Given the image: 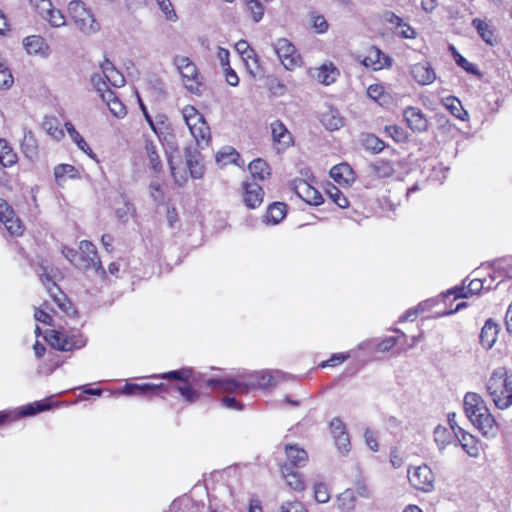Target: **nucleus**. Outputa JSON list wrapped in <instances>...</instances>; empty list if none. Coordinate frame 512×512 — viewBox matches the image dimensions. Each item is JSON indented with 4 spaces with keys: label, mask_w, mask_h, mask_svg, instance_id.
Here are the masks:
<instances>
[{
    "label": "nucleus",
    "mask_w": 512,
    "mask_h": 512,
    "mask_svg": "<svg viewBox=\"0 0 512 512\" xmlns=\"http://www.w3.org/2000/svg\"><path fill=\"white\" fill-rule=\"evenodd\" d=\"M486 390L497 409L506 410L512 406V374L505 368H497L491 373Z\"/></svg>",
    "instance_id": "3"
},
{
    "label": "nucleus",
    "mask_w": 512,
    "mask_h": 512,
    "mask_svg": "<svg viewBox=\"0 0 512 512\" xmlns=\"http://www.w3.org/2000/svg\"><path fill=\"white\" fill-rule=\"evenodd\" d=\"M334 441H335V445H336L338 451L341 454L345 455V454H347L349 452V450H350V438H349L348 434L340 435Z\"/></svg>",
    "instance_id": "64"
},
{
    "label": "nucleus",
    "mask_w": 512,
    "mask_h": 512,
    "mask_svg": "<svg viewBox=\"0 0 512 512\" xmlns=\"http://www.w3.org/2000/svg\"><path fill=\"white\" fill-rule=\"evenodd\" d=\"M14 83L10 69L6 66L0 69V88L9 89Z\"/></svg>",
    "instance_id": "55"
},
{
    "label": "nucleus",
    "mask_w": 512,
    "mask_h": 512,
    "mask_svg": "<svg viewBox=\"0 0 512 512\" xmlns=\"http://www.w3.org/2000/svg\"><path fill=\"white\" fill-rule=\"evenodd\" d=\"M162 384H135V383H127L123 389L122 393L125 395H140L144 397H149L158 393L160 389H163Z\"/></svg>",
    "instance_id": "26"
},
{
    "label": "nucleus",
    "mask_w": 512,
    "mask_h": 512,
    "mask_svg": "<svg viewBox=\"0 0 512 512\" xmlns=\"http://www.w3.org/2000/svg\"><path fill=\"white\" fill-rule=\"evenodd\" d=\"M313 77L323 85H330L334 83L339 76V71L332 64H323L314 70Z\"/></svg>",
    "instance_id": "28"
},
{
    "label": "nucleus",
    "mask_w": 512,
    "mask_h": 512,
    "mask_svg": "<svg viewBox=\"0 0 512 512\" xmlns=\"http://www.w3.org/2000/svg\"><path fill=\"white\" fill-rule=\"evenodd\" d=\"M331 433L332 436L335 439L338 438L340 435L348 434L345 430L344 423L339 418H334L330 423Z\"/></svg>",
    "instance_id": "62"
},
{
    "label": "nucleus",
    "mask_w": 512,
    "mask_h": 512,
    "mask_svg": "<svg viewBox=\"0 0 512 512\" xmlns=\"http://www.w3.org/2000/svg\"><path fill=\"white\" fill-rule=\"evenodd\" d=\"M281 475L287 487L295 492H303L306 484L301 473L294 471L287 465L281 466Z\"/></svg>",
    "instance_id": "23"
},
{
    "label": "nucleus",
    "mask_w": 512,
    "mask_h": 512,
    "mask_svg": "<svg viewBox=\"0 0 512 512\" xmlns=\"http://www.w3.org/2000/svg\"><path fill=\"white\" fill-rule=\"evenodd\" d=\"M193 371L189 368H183L180 370L170 371L167 373L153 375V378H161V379H173L187 382L192 377Z\"/></svg>",
    "instance_id": "43"
},
{
    "label": "nucleus",
    "mask_w": 512,
    "mask_h": 512,
    "mask_svg": "<svg viewBox=\"0 0 512 512\" xmlns=\"http://www.w3.org/2000/svg\"><path fill=\"white\" fill-rule=\"evenodd\" d=\"M404 118L408 126L414 132H424L428 128V121L422 111L415 107H407L404 110Z\"/></svg>",
    "instance_id": "19"
},
{
    "label": "nucleus",
    "mask_w": 512,
    "mask_h": 512,
    "mask_svg": "<svg viewBox=\"0 0 512 512\" xmlns=\"http://www.w3.org/2000/svg\"><path fill=\"white\" fill-rule=\"evenodd\" d=\"M365 144L367 149H371L376 153L381 152L385 147L384 142L374 135H368Z\"/></svg>",
    "instance_id": "59"
},
{
    "label": "nucleus",
    "mask_w": 512,
    "mask_h": 512,
    "mask_svg": "<svg viewBox=\"0 0 512 512\" xmlns=\"http://www.w3.org/2000/svg\"><path fill=\"white\" fill-rule=\"evenodd\" d=\"M17 162V154L13 151L8 141L0 138V163L4 167H11Z\"/></svg>",
    "instance_id": "37"
},
{
    "label": "nucleus",
    "mask_w": 512,
    "mask_h": 512,
    "mask_svg": "<svg viewBox=\"0 0 512 512\" xmlns=\"http://www.w3.org/2000/svg\"><path fill=\"white\" fill-rule=\"evenodd\" d=\"M24 47L27 53L31 55H39L47 57L49 55V46L42 38L38 35H31L24 39Z\"/></svg>",
    "instance_id": "27"
},
{
    "label": "nucleus",
    "mask_w": 512,
    "mask_h": 512,
    "mask_svg": "<svg viewBox=\"0 0 512 512\" xmlns=\"http://www.w3.org/2000/svg\"><path fill=\"white\" fill-rule=\"evenodd\" d=\"M54 176L58 183L60 181L65 180L66 177L76 178L77 170L74 166L69 164H59L54 168Z\"/></svg>",
    "instance_id": "45"
},
{
    "label": "nucleus",
    "mask_w": 512,
    "mask_h": 512,
    "mask_svg": "<svg viewBox=\"0 0 512 512\" xmlns=\"http://www.w3.org/2000/svg\"><path fill=\"white\" fill-rule=\"evenodd\" d=\"M178 391L188 403H194L199 398V393L190 386H179Z\"/></svg>",
    "instance_id": "58"
},
{
    "label": "nucleus",
    "mask_w": 512,
    "mask_h": 512,
    "mask_svg": "<svg viewBox=\"0 0 512 512\" xmlns=\"http://www.w3.org/2000/svg\"><path fill=\"white\" fill-rule=\"evenodd\" d=\"M460 437L458 436V441L462 447V449L471 457H478L480 455V449L478 446V442L476 438L465 431L460 432Z\"/></svg>",
    "instance_id": "32"
},
{
    "label": "nucleus",
    "mask_w": 512,
    "mask_h": 512,
    "mask_svg": "<svg viewBox=\"0 0 512 512\" xmlns=\"http://www.w3.org/2000/svg\"><path fill=\"white\" fill-rule=\"evenodd\" d=\"M50 409V404L45 402H34L27 404L19 409H15L16 411V420L20 417L33 416L37 413L46 411Z\"/></svg>",
    "instance_id": "38"
},
{
    "label": "nucleus",
    "mask_w": 512,
    "mask_h": 512,
    "mask_svg": "<svg viewBox=\"0 0 512 512\" xmlns=\"http://www.w3.org/2000/svg\"><path fill=\"white\" fill-rule=\"evenodd\" d=\"M463 408L465 415L471 421L481 412L489 409L481 395L475 392H467L463 399Z\"/></svg>",
    "instance_id": "17"
},
{
    "label": "nucleus",
    "mask_w": 512,
    "mask_h": 512,
    "mask_svg": "<svg viewBox=\"0 0 512 512\" xmlns=\"http://www.w3.org/2000/svg\"><path fill=\"white\" fill-rule=\"evenodd\" d=\"M331 178L342 186H350L354 180V172L347 163H341L330 169Z\"/></svg>",
    "instance_id": "24"
},
{
    "label": "nucleus",
    "mask_w": 512,
    "mask_h": 512,
    "mask_svg": "<svg viewBox=\"0 0 512 512\" xmlns=\"http://www.w3.org/2000/svg\"><path fill=\"white\" fill-rule=\"evenodd\" d=\"M356 497L352 490L346 489L336 500L337 507L341 512H351L355 507Z\"/></svg>",
    "instance_id": "40"
},
{
    "label": "nucleus",
    "mask_w": 512,
    "mask_h": 512,
    "mask_svg": "<svg viewBox=\"0 0 512 512\" xmlns=\"http://www.w3.org/2000/svg\"><path fill=\"white\" fill-rule=\"evenodd\" d=\"M397 163L391 160L378 159L372 162L368 167L369 176L372 178L371 183L366 187H374L372 183L374 179L390 178L396 172Z\"/></svg>",
    "instance_id": "16"
},
{
    "label": "nucleus",
    "mask_w": 512,
    "mask_h": 512,
    "mask_svg": "<svg viewBox=\"0 0 512 512\" xmlns=\"http://www.w3.org/2000/svg\"><path fill=\"white\" fill-rule=\"evenodd\" d=\"M410 73L413 79L420 85H429L436 79V73L427 61H422L411 66Z\"/></svg>",
    "instance_id": "18"
},
{
    "label": "nucleus",
    "mask_w": 512,
    "mask_h": 512,
    "mask_svg": "<svg viewBox=\"0 0 512 512\" xmlns=\"http://www.w3.org/2000/svg\"><path fill=\"white\" fill-rule=\"evenodd\" d=\"M156 2L167 20L172 22H175L177 20V14L173 9L170 0H156Z\"/></svg>",
    "instance_id": "50"
},
{
    "label": "nucleus",
    "mask_w": 512,
    "mask_h": 512,
    "mask_svg": "<svg viewBox=\"0 0 512 512\" xmlns=\"http://www.w3.org/2000/svg\"><path fill=\"white\" fill-rule=\"evenodd\" d=\"M132 213L133 208L129 203H123L121 207L116 209V216L122 223L127 222L130 216H132Z\"/></svg>",
    "instance_id": "60"
},
{
    "label": "nucleus",
    "mask_w": 512,
    "mask_h": 512,
    "mask_svg": "<svg viewBox=\"0 0 512 512\" xmlns=\"http://www.w3.org/2000/svg\"><path fill=\"white\" fill-rule=\"evenodd\" d=\"M322 123L330 131L338 130L343 126V119L335 110H329L322 115Z\"/></svg>",
    "instance_id": "41"
},
{
    "label": "nucleus",
    "mask_w": 512,
    "mask_h": 512,
    "mask_svg": "<svg viewBox=\"0 0 512 512\" xmlns=\"http://www.w3.org/2000/svg\"><path fill=\"white\" fill-rule=\"evenodd\" d=\"M359 60L366 68L374 71L391 66V58L374 46L369 47L365 55L359 56Z\"/></svg>",
    "instance_id": "12"
},
{
    "label": "nucleus",
    "mask_w": 512,
    "mask_h": 512,
    "mask_svg": "<svg viewBox=\"0 0 512 512\" xmlns=\"http://www.w3.org/2000/svg\"><path fill=\"white\" fill-rule=\"evenodd\" d=\"M0 221L11 235L18 236L22 234L23 227L21 221L15 216L12 207L2 198H0Z\"/></svg>",
    "instance_id": "13"
},
{
    "label": "nucleus",
    "mask_w": 512,
    "mask_h": 512,
    "mask_svg": "<svg viewBox=\"0 0 512 512\" xmlns=\"http://www.w3.org/2000/svg\"><path fill=\"white\" fill-rule=\"evenodd\" d=\"M314 497L318 503H327L330 500V492L324 483L314 485Z\"/></svg>",
    "instance_id": "49"
},
{
    "label": "nucleus",
    "mask_w": 512,
    "mask_h": 512,
    "mask_svg": "<svg viewBox=\"0 0 512 512\" xmlns=\"http://www.w3.org/2000/svg\"><path fill=\"white\" fill-rule=\"evenodd\" d=\"M329 198L340 208H347L349 206L348 199L344 196V194L334 185H331L326 190Z\"/></svg>",
    "instance_id": "46"
},
{
    "label": "nucleus",
    "mask_w": 512,
    "mask_h": 512,
    "mask_svg": "<svg viewBox=\"0 0 512 512\" xmlns=\"http://www.w3.org/2000/svg\"><path fill=\"white\" fill-rule=\"evenodd\" d=\"M434 442L439 451H443L458 437L457 431H453L444 425H437L433 431Z\"/></svg>",
    "instance_id": "25"
},
{
    "label": "nucleus",
    "mask_w": 512,
    "mask_h": 512,
    "mask_svg": "<svg viewBox=\"0 0 512 512\" xmlns=\"http://www.w3.org/2000/svg\"><path fill=\"white\" fill-rule=\"evenodd\" d=\"M498 335V326L492 320H487L480 333V343L485 349L495 344Z\"/></svg>",
    "instance_id": "31"
},
{
    "label": "nucleus",
    "mask_w": 512,
    "mask_h": 512,
    "mask_svg": "<svg viewBox=\"0 0 512 512\" xmlns=\"http://www.w3.org/2000/svg\"><path fill=\"white\" fill-rule=\"evenodd\" d=\"M187 167L189 168L191 177L199 179L203 175V167L197 159L192 156L187 158Z\"/></svg>",
    "instance_id": "53"
},
{
    "label": "nucleus",
    "mask_w": 512,
    "mask_h": 512,
    "mask_svg": "<svg viewBox=\"0 0 512 512\" xmlns=\"http://www.w3.org/2000/svg\"><path fill=\"white\" fill-rule=\"evenodd\" d=\"M145 150L150 167L154 170L155 173L161 172L162 164L156 146L152 142H146Z\"/></svg>",
    "instance_id": "42"
},
{
    "label": "nucleus",
    "mask_w": 512,
    "mask_h": 512,
    "mask_svg": "<svg viewBox=\"0 0 512 512\" xmlns=\"http://www.w3.org/2000/svg\"><path fill=\"white\" fill-rule=\"evenodd\" d=\"M349 358V354H345V353H336V354H333L331 356L330 359L322 362L321 364V367L322 368H325V367H334L338 364H341L343 363L345 360H347Z\"/></svg>",
    "instance_id": "63"
},
{
    "label": "nucleus",
    "mask_w": 512,
    "mask_h": 512,
    "mask_svg": "<svg viewBox=\"0 0 512 512\" xmlns=\"http://www.w3.org/2000/svg\"><path fill=\"white\" fill-rule=\"evenodd\" d=\"M248 169L252 177L258 180H265L271 174V169L268 163L261 158L251 161L248 165Z\"/></svg>",
    "instance_id": "33"
},
{
    "label": "nucleus",
    "mask_w": 512,
    "mask_h": 512,
    "mask_svg": "<svg viewBox=\"0 0 512 512\" xmlns=\"http://www.w3.org/2000/svg\"><path fill=\"white\" fill-rule=\"evenodd\" d=\"M472 25L484 42H486L490 46H494L495 44H497L495 31L490 24L486 23L485 21L479 18H474L472 20Z\"/></svg>",
    "instance_id": "30"
},
{
    "label": "nucleus",
    "mask_w": 512,
    "mask_h": 512,
    "mask_svg": "<svg viewBox=\"0 0 512 512\" xmlns=\"http://www.w3.org/2000/svg\"><path fill=\"white\" fill-rule=\"evenodd\" d=\"M432 303L433 302L431 300H428L418 304V306L415 308L407 310L405 314L400 317V321H414L419 315V313L425 311L428 307L432 305Z\"/></svg>",
    "instance_id": "47"
},
{
    "label": "nucleus",
    "mask_w": 512,
    "mask_h": 512,
    "mask_svg": "<svg viewBox=\"0 0 512 512\" xmlns=\"http://www.w3.org/2000/svg\"><path fill=\"white\" fill-rule=\"evenodd\" d=\"M235 48H236L237 52L239 54H241V56L243 57L249 73L253 77H256V72L250 67V64H249V61H253L254 64L257 66V57H256L254 50L244 40L238 41L235 45Z\"/></svg>",
    "instance_id": "34"
},
{
    "label": "nucleus",
    "mask_w": 512,
    "mask_h": 512,
    "mask_svg": "<svg viewBox=\"0 0 512 512\" xmlns=\"http://www.w3.org/2000/svg\"><path fill=\"white\" fill-rule=\"evenodd\" d=\"M182 117L197 145L201 148L208 146L211 134L204 116L194 106L186 105Z\"/></svg>",
    "instance_id": "4"
},
{
    "label": "nucleus",
    "mask_w": 512,
    "mask_h": 512,
    "mask_svg": "<svg viewBox=\"0 0 512 512\" xmlns=\"http://www.w3.org/2000/svg\"><path fill=\"white\" fill-rule=\"evenodd\" d=\"M29 4L52 27L59 28L66 24L65 16L54 8L51 0H29Z\"/></svg>",
    "instance_id": "11"
},
{
    "label": "nucleus",
    "mask_w": 512,
    "mask_h": 512,
    "mask_svg": "<svg viewBox=\"0 0 512 512\" xmlns=\"http://www.w3.org/2000/svg\"><path fill=\"white\" fill-rule=\"evenodd\" d=\"M385 89L381 84H372L367 88V95L374 101L381 102Z\"/></svg>",
    "instance_id": "56"
},
{
    "label": "nucleus",
    "mask_w": 512,
    "mask_h": 512,
    "mask_svg": "<svg viewBox=\"0 0 512 512\" xmlns=\"http://www.w3.org/2000/svg\"><path fill=\"white\" fill-rule=\"evenodd\" d=\"M47 304H44L43 307L35 309L34 317L36 321L42 322L47 325L52 324V316L48 312Z\"/></svg>",
    "instance_id": "57"
},
{
    "label": "nucleus",
    "mask_w": 512,
    "mask_h": 512,
    "mask_svg": "<svg viewBox=\"0 0 512 512\" xmlns=\"http://www.w3.org/2000/svg\"><path fill=\"white\" fill-rule=\"evenodd\" d=\"M45 339L51 347L60 351L68 352L86 345V338L78 332L68 334L65 331L50 330L47 332Z\"/></svg>",
    "instance_id": "8"
},
{
    "label": "nucleus",
    "mask_w": 512,
    "mask_h": 512,
    "mask_svg": "<svg viewBox=\"0 0 512 512\" xmlns=\"http://www.w3.org/2000/svg\"><path fill=\"white\" fill-rule=\"evenodd\" d=\"M470 422L488 439L495 438L498 434L497 422L489 409L486 410V413L481 412Z\"/></svg>",
    "instance_id": "15"
},
{
    "label": "nucleus",
    "mask_w": 512,
    "mask_h": 512,
    "mask_svg": "<svg viewBox=\"0 0 512 512\" xmlns=\"http://www.w3.org/2000/svg\"><path fill=\"white\" fill-rule=\"evenodd\" d=\"M396 34L405 39H415L417 36L415 29L406 22L396 29Z\"/></svg>",
    "instance_id": "61"
},
{
    "label": "nucleus",
    "mask_w": 512,
    "mask_h": 512,
    "mask_svg": "<svg viewBox=\"0 0 512 512\" xmlns=\"http://www.w3.org/2000/svg\"><path fill=\"white\" fill-rule=\"evenodd\" d=\"M280 512H308V510L300 501H287L281 504Z\"/></svg>",
    "instance_id": "54"
},
{
    "label": "nucleus",
    "mask_w": 512,
    "mask_h": 512,
    "mask_svg": "<svg viewBox=\"0 0 512 512\" xmlns=\"http://www.w3.org/2000/svg\"><path fill=\"white\" fill-rule=\"evenodd\" d=\"M77 258L76 268L83 270L94 269L99 276L102 277L104 275L105 272L97 255L96 247L90 241L83 240L80 242Z\"/></svg>",
    "instance_id": "9"
},
{
    "label": "nucleus",
    "mask_w": 512,
    "mask_h": 512,
    "mask_svg": "<svg viewBox=\"0 0 512 512\" xmlns=\"http://www.w3.org/2000/svg\"><path fill=\"white\" fill-rule=\"evenodd\" d=\"M286 205L281 202H275L268 207L266 220L273 225L278 224L286 216Z\"/></svg>",
    "instance_id": "39"
},
{
    "label": "nucleus",
    "mask_w": 512,
    "mask_h": 512,
    "mask_svg": "<svg viewBox=\"0 0 512 512\" xmlns=\"http://www.w3.org/2000/svg\"><path fill=\"white\" fill-rule=\"evenodd\" d=\"M68 13L77 28L86 35H91L100 30V24L96 21L91 10L80 0H72L68 4Z\"/></svg>",
    "instance_id": "5"
},
{
    "label": "nucleus",
    "mask_w": 512,
    "mask_h": 512,
    "mask_svg": "<svg viewBox=\"0 0 512 512\" xmlns=\"http://www.w3.org/2000/svg\"><path fill=\"white\" fill-rule=\"evenodd\" d=\"M443 104L456 118L460 120H466L468 118V112L464 110L458 98L454 96L446 97L443 99Z\"/></svg>",
    "instance_id": "36"
},
{
    "label": "nucleus",
    "mask_w": 512,
    "mask_h": 512,
    "mask_svg": "<svg viewBox=\"0 0 512 512\" xmlns=\"http://www.w3.org/2000/svg\"><path fill=\"white\" fill-rule=\"evenodd\" d=\"M125 82L123 74L118 71L108 59H105L100 64V70L93 73L91 76V83L94 89L106 103L110 112L118 118H122L126 115V108L110 89V86L120 88L125 85Z\"/></svg>",
    "instance_id": "1"
},
{
    "label": "nucleus",
    "mask_w": 512,
    "mask_h": 512,
    "mask_svg": "<svg viewBox=\"0 0 512 512\" xmlns=\"http://www.w3.org/2000/svg\"><path fill=\"white\" fill-rule=\"evenodd\" d=\"M149 192L153 200L158 204H163L165 201V194L162 186L158 182H151L149 185Z\"/></svg>",
    "instance_id": "52"
},
{
    "label": "nucleus",
    "mask_w": 512,
    "mask_h": 512,
    "mask_svg": "<svg viewBox=\"0 0 512 512\" xmlns=\"http://www.w3.org/2000/svg\"><path fill=\"white\" fill-rule=\"evenodd\" d=\"M310 22L312 25V28L317 33H325L328 30V23L324 16L318 15V14H311L310 15Z\"/></svg>",
    "instance_id": "51"
},
{
    "label": "nucleus",
    "mask_w": 512,
    "mask_h": 512,
    "mask_svg": "<svg viewBox=\"0 0 512 512\" xmlns=\"http://www.w3.org/2000/svg\"><path fill=\"white\" fill-rule=\"evenodd\" d=\"M281 378L280 371H259L250 374L247 382L234 379H209L207 386L221 392L247 393L253 388H268L274 386Z\"/></svg>",
    "instance_id": "2"
},
{
    "label": "nucleus",
    "mask_w": 512,
    "mask_h": 512,
    "mask_svg": "<svg viewBox=\"0 0 512 512\" xmlns=\"http://www.w3.org/2000/svg\"><path fill=\"white\" fill-rule=\"evenodd\" d=\"M65 129L67 133L69 134L72 141L77 145V147L86 153L91 158L95 157V154L93 153L92 149L89 147V145L86 143V141L83 139V137L79 134V132L75 129L72 123L66 122L65 123Z\"/></svg>",
    "instance_id": "35"
},
{
    "label": "nucleus",
    "mask_w": 512,
    "mask_h": 512,
    "mask_svg": "<svg viewBox=\"0 0 512 512\" xmlns=\"http://www.w3.org/2000/svg\"><path fill=\"white\" fill-rule=\"evenodd\" d=\"M41 281L43 282V285L46 287L47 291L50 293L51 297L53 298L54 302L58 305V307L61 310L66 311V304L62 302L64 300V296L60 293L61 297L57 296L56 292H59V288L54 282H51L48 277H41Z\"/></svg>",
    "instance_id": "44"
},
{
    "label": "nucleus",
    "mask_w": 512,
    "mask_h": 512,
    "mask_svg": "<svg viewBox=\"0 0 512 512\" xmlns=\"http://www.w3.org/2000/svg\"><path fill=\"white\" fill-rule=\"evenodd\" d=\"M407 478L411 487L417 491L431 493L435 489L436 475L427 464L408 466Z\"/></svg>",
    "instance_id": "6"
},
{
    "label": "nucleus",
    "mask_w": 512,
    "mask_h": 512,
    "mask_svg": "<svg viewBox=\"0 0 512 512\" xmlns=\"http://www.w3.org/2000/svg\"><path fill=\"white\" fill-rule=\"evenodd\" d=\"M173 64L181 74L185 88L192 94L200 95L202 83L197 67L192 60L186 56H176L173 59Z\"/></svg>",
    "instance_id": "7"
},
{
    "label": "nucleus",
    "mask_w": 512,
    "mask_h": 512,
    "mask_svg": "<svg viewBox=\"0 0 512 512\" xmlns=\"http://www.w3.org/2000/svg\"><path fill=\"white\" fill-rule=\"evenodd\" d=\"M274 49L285 69L292 71L301 66L302 59L300 54L287 39H278L274 44Z\"/></svg>",
    "instance_id": "10"
},
{
    "label": "nucleus",
    "mask_w": 512,
    "mask_h": 512,
    "mask_svg": "<svg viewBox=\"0 0 512 512\" xmlns=\"http://www.w3.org/2000/svg\"><path fill=\"white\" fill-rule=\"evenodd\" d=\"M284 452L289 464L293 467H304L308 462V453L298 444H286Z\"/></svg>",
    "instance_id": "20"
},
{
    "label": "nucleus",
    "mask_w": 512,
    "mask_h": 512,
    "mask_svg": "<svg viewBox=\"0 0 512 512\" xmlns=\"http://www.w3.org/2000/svg\"><path fill=\"white\" fill-rule=\"evenodd\" d=\"M486 280L473 279L467 287H456L447 292L446 295H454V298H468L471 295L478 294L483 288Z\"/></svg>",
    "instance_id": "29"
},
{
    "label": "nucleus",
    "mask_w": 512,
    "mask_h": 512,
    "mask_svg": "<svg viewBox=\"0 0 512 512\" xmlns=\"http://www.w3.org/2000/svg\"><path fill=\"white\" fill-rule=\"evenodd\" d=\"M292 188L303 201L310 205H320L323 198L320 192L303 179H296L292 182Z\"/></svg>",
    "instance_id": "14"
},
{
    "label": "nucleus",
    "mask_w": 512,
    "mask_h": 512,
    "mask_svg": "<svg viewBox=\"0 0 512 512\" xmlns=\"http://www.w3.org/2000/svg\"><path fill=\"white\" fill-rule=\"evenodd\" d=\"M247 9L255 22H259L264 15V7L259 0H246Z\"/></svg>",
    "instance_id": "48"
},
{
    "label": "nucleus",
    "mask_w": 512,
    "mask_h": 512,
    "mask_svg": "<svg viewBox=\"0 0 512 512\" xmlns=\"http://www.w3.org/2000/svg\"><path fill=\"white\" fill-rule=\"evenodd\" d=\"M244 203L250 209H255L263 202L264 192L257 183H244Z\"/></svg>",
    "instance_id": "21"
},
{
    "label": "nucleus",
    "mask_w": 512,
    "mask_h": 512,
    "mask_svg": "<svg viewBox=\"0 0 512 512\" xmlns=\"http://www.w3.org/2000/svg\"><path fill=\"white\" fill-rule=\"evenodd\" d=\"M273 142L279 145V149H287L292 144V136L285 125L276 120L270 124Z\"/></svg>",
    "instance_id": "22"
}]
</instances>
